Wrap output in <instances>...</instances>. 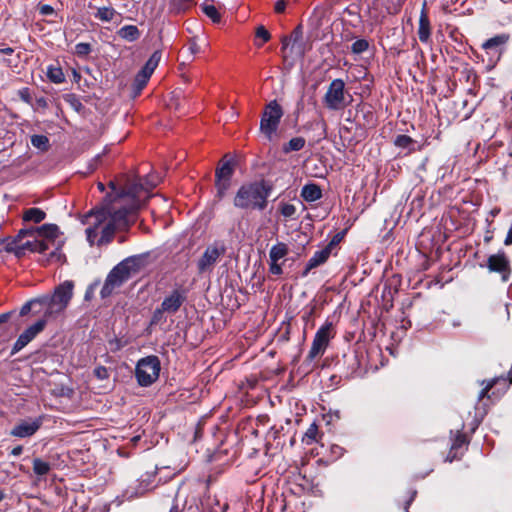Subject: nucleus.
<instances>
[{
    "label": "nucleus",
    "mask_w": 512,
    "mask_h": 512,
    "mask_svg": "<svg viewBox=\"0 0 512 512\" xmlns=\"http://www.w3.org/2000/svg\"><path fill=\"white\" fill-rule=\"evenodd\" d=\"M50 464L40 458L33 460V471L38 476H44L50 471Z\"/></svg>",
    "instance_id": "35"
},
{
    "label": "nucleus",
    "mask_w": 512,
    "mask_h": 512,
    "mask_svg": "<svg viewBox=\"0 0 512 512\" xmlns=\"http://www.w3.org/2000/svg\"><path fill=\"white\" fill-rule=\"evenodd\" d=\"M35 306H39V309L34 311L35 314L41 313L42 311L44 312V308H43L42 302H41V296L27 301L20 308L19 315L20 316L27 315L28 313H30L32 311L33 307H35Z\"/></svg>",
    "instance_id": "27"
},
{
    "label": "nucleus",
    "mask_w": 512,
    "mask_h": 512,
    "mask_svg": "<svg viewBox=\"0 0 512 512\" xmlns=\"http://www.w3.org/2000/svg\"><path fill=\"white\" fill-rule=\"evenodd\" d=\"M301 197L307 202H314L322 197V191L319 185L309 183L302 187Z\"/></svg>",
    "instance_id": "21"
},
{
    "label": "nucleus",
    "mask_w": 512,
    "mask_h": 512,
    "mask_svg": "<svg viewBox=\"0 0 512 512\" xmlns=\"http://www.w3.org/2000/svg\"><path fill=\"white\" fill-rule=\"evenodd\" d=\"M54 12V8L51 5L43 4L39 6V13L43 16L52 15Z\"/></svg>",
    "instance_id": "58"
},
{
    "label": "nucleus",
    "mask_w": 512,
    "mask_h": 512,
    "mask_svg": "<svg viewBox=\"0 0 512 512\" xmlns=\"http://www.w3.org/2000/svg\"><path fill=\"white\" fill-rule=\"evenodd\" d=\"M269 272L273 275H281L283 273L282 267L278 262L270 261Z\"/></svg>",
    "instance_id": "57"
},
{
    "label": "nucleus",
    "mask_w": 512,
    "mask_h": 512,
    "mask_svg": "<svg viewBox=\"0 0 512 512\" xmlns=\"http://www.w3.org/2000/svg\"><path fill=\"white\" fill-rule=\"evenodd\" d=\"M288 254V247L283 242L273 245L269 252V258L272 262H278L281 258Z\"/></svg>",
    "instance_id": "25"
},
{
    "label": "nucleus",
    "mask_w": 512,
    "mask_h": 512,
    "mask_svg": "<svg viewBox=\"0 0 512 512\" xmlns=\"http://www.w3.org/2000/svg\"><path fill=\"white\" fill-rule=\"evenodd\" d=\"M509 40V34L500 33L482 43L481 48L484 50L491 67H494L499 62Z\"/></svg>",
    "instance_id": "9"
},
{
    "label": "nucleus",
    "mask_w": 512,
    "mask_h": 512,
    "mask_svg": "<svg viewBox=\"0 0 512 512\" xmlns=\"http://www.w3.org/2000/svg\"><path fill=\"white\" fill-rule=\"evenodd\" d=\"M166 313L167 312L165 310H162L161 306L157 307L152 314L151 324L157 325V324L166 322V317H165Z\"/></svg>",
    "instance_id": "42"
},
{
    "label": "nucleus",
    "mask_w": 512,
    "mask_h": 512,
    "mask_svg": "<svg viewBox=\"0 0 512 512\" xmlns=\"http://www.w3.org/2000/svg\"><path fill=\"white\" fill-rule=\"evenodd\" d=\"M117 12L112 7L98 8L95 17L104 22H110L114 19Z\"/></svg>",
    "instance_id": "32"
},
{
    "label": "nucleus",
    "mask_w": 512,
    "mask_h": 512,
    "mask_svg": "<svg viewBox=\"0 0 512 512\" xmlns=\"http://www.w3.org/2000/svg\"><path fill=\"white\" fill-rule=\"evenodd\" d=\"M272 189V184L265 180L243 184L238 189L233 204L240 209L262 211L267 207Z\"/></svg>",
    "instance_id": "1"
},
{
    "label": "nucleus",
    "mask_w": 512,
    "mask_h": 512,
    "mask_svg": "<svg viewBox=\"0 0 512 512\" xmlns=\"http://www.w3.org/2000/svg\"><path fill=\"white\" fill-rule=\"evenodd\" d=\"M292 37L294 44L302 38V27L300 25L293 30Z\"/></svg>",
    "instance_id": "63"
},
{
    "label": "nucleus",
    "mask_w": 512,
    "mask_h": 512,
    "mask_svg": "<svg viewBox=\"0 0 512 512\" xmlns=\"http://www.w3.org/2000/svg\"><path fill=\"white\" fill-rule=\"evenodd\" d=\"M40 426L41 420L39 419L31 422L23 421L12 429L11 435L19 438L30 437L38 431Z\"/></svg>",
    "instance_id": "17"
},
{
    "label": "nucleus",
    "mask_w": 512,
    "mask_h": 512,
    "mask_svg": "<svg viewBox=\"0 0 512 512\" xmlns=\"http://www.w3.org/2000/svg\"><path fill=\"white\" fill-rule=\"evenodd\" d=\"M17 94L23 102H25L27 104H31L32 96H31V91L28 87H23V88L19 89Z\"/></svg>",
    "instance_id": "51"
},
{
    "label": "nucleus",
    "mask_w": 512,
    "mask_h": 512,
    "mask_svg": "<svg viewBox=\"0 0 512 512\" xmlns=\"http://www.w3.org/2000/svg\"><path fill=\"white\" fill-rule=\"evenodd\" d=\"M45 318L39 319L34 324L27 327L17 338L11 349V355H15L24 349L37 335H39L46 327Z\"/></svg>",
    "instance_id": "12"
},
{
    "label": "nucleus",
    "mask_w": 512,
    "mask_h": 512,
    "mask_svg": "<svg viewBox=\"0 0 512 512\" xmlns=\"http://www.w3.org/2000/svg\"><path fill=\"white\" fill-rule=\"evenodd\" d=\"M99 283H100L99 281H95L88 286V288L85 292V300L91 299V297L93 296L94 291L98 287Z\"/></svg>",
    "instance_id": "59"
},
{
    "label": "nucleus",
    "mask_w": 512,
    "mask_h": 512,
    "mask_svg": "<svg viewBox=\"0 0 512 512\" xmlns=\"http://www.w3.org/2000/svg\"><path fill=\"white\" fill-rule=\"evenodd\" d=\"M117 33L120 38L129 42L136 41L140 37V31L135 25H125Z\"/></svg>",
    "instance_id": "23"
},
{
    "label": "nucleus",
    "mask_w": 512,
    "mask_h": 512,
    "mask_svg": "<svg viewBox=\"0 0 512 512\" xmlns=\"http://www.w3.org/2000/svg\"><path fill=\"white\" fill-rule=\"evenodd\" d=\"M505 245H511L512 244V224L507 232L506 238L504 240Z\"/></svg>",
    "instance_id": "64"
},
{
    "label": "nucleus",
    "mask_w": 512,
    "mask_h": 512,
    "mask_svg": "<svg viewBox=\"0 0 512 512\" xmlns=\"http://www.w3.org/2000/svg\"><path fill=\"white\" fill-rule=\"evenodd\" d=\"M256 37L260 38L262 42L255 43L256 46L261 47L264 43L268 42L271 38V34L269 31L262 25L258 26L256 29Z\"/></svg>",
    "instance_id": "43"
},
{
    "label": "nucleus",
    "mask_w": 512,
    "mask_h": 512,
    "mask_svg": "<svg viewBox=\"0 0 512 512\" xmlns=\"http://www.w3.org/2000/svg\"><path fill=\"white\" fill-rule=\"evenodd\" d=\"M325 106L329 110L337 111L345 106V83L342 79H334L323 98Z\"/></svg>",
    "instance_id": "10"
},
{
    "label": "nucleus",
    "mask_w": 512,
    "mask_h": 512,
    "mask_svg": "<svg viewBox=\"0 0 512 512\" xmlns=\"http://www.w3.org/2000/svg\"><path fill=\"white\" fill-rule=\"evenodd\" d=\"M108 344L110 346V350L112 352H117L119 350H121L125 345L126 343L125 342H122L119 338L117 337H114L112 339H109L108 340Z\"/></svg>",
    "instance_id": "52"
},
{
    "label": "nucleus",
    "mask_w": 512,
    "mask_h": 512,
    "mask_svg": "<svg viewBox=\"0 0 512 512\" xmlns=\"http://www.w3.org/2000/svg\"><path fill=\"white\" fill-rule=\"evenodd\" d=\"M139 208L138 203H132L130 206L120 207L118 209H112L108 204L101 207H96L88 212L82 220L83 223L86 219L94 217L97 219V224H102L106 219L114 225L118 230L127 229L130 225L128 215Z\"/></svg>",
    "instance_id": "4"
},
{
    "label": "nucleus",
    "mask_w": 512,
    "mask_h": 512,
    "mask_svg": "<svg viewBox=\"0 0 512 512\" xmlns=\"http://www.w3.org/2000/svg\"><path fill=\"white\" fill-rule=\"evenodd\" d=\"M36 232V229L30 228V229H21L15 238L20 242L23 238L27 236H32Z\"/></svg>",
    "instance_id": "55"
},
{
    "label": "nucleus",
    "mask_w": 512,
    "mask_h": 512,
    "mask_svg": "<svg viewBox=\"0 0 512 512\" xmlns=\"http://www.w3.org/2000/svg\"><path fill=\"white\" fill-rule=\"evenodd\" d=\"M66 100L77 111H79L83 107L82 103L79 101V99L76 98V96L74 94L67 95Z\"/></svg>",
    "instance_id": "53"
},
{
    "label": "nucleus",
    "mask_w": 512,
    "mask_h": 512,
    "mask_svg": "<svg viewBox=\"0 0 512 512\" xmlns=\"http://www.w3.org/2000/svg\"><path fill=\"white\" fill-rule=\"evenodd\" d=\"M417 495V491L416 490H410L409 491V497L408 499L405 501V506H404V510L405 512H410L409 511V507L410 505L412 504V502L414 501L415 497Z\"/></svg>",
    "instance_id": "60"
},
{
    "label": "nucleus",
    "mask_w": 512,
    "mask_h": 512,
    "mask_svg": "<svg viewBox=\"0 0 512 512\" xmlns=\"http://www.w3.org/2000/svg\"><path fill=\"white\" fill-rule=\"evenodd\" d=\"M191 2L192 0H170V8L172 11L180 13L185 11Z\"/></svg>",
    "instance_id": "39"
},
{
    "label": "nucleus",
    "mask_w": 512,
    "mask_h": 512,
    "mask_svg": "<svg viewBox=\"0 0 512 512\" xmlns=\"http://www.w3.org/2000/svg\"><path fill=\"white\" fill-rule=\"evenodd\" d=\"M305 143L306 141L303 137H294L283 145L282 151L285 154H289L293 151H300L304 148Z\"/></svg>",
    "instance_id": "26"
},
{
    "label": "nucleus",
    "mask_w": 512,
    "mask_h": 512,
    "mask_svg": "<svg viewBox=\"0 0 512 512\" xmlns=\"http://www.w3.org/2000/svg\"><path fill=\"white\" fill-rule=\"evenodd\" d=\"M74 291V282L65 280L54 288L52 294L41 296L42 306L44 308V317L58 315L68 307Z\"/></svg>",
    "instance_id": "3"
},
{
    "label": "nucleus",
    "mask_w": 512,
    "mask_h": 512,
    "mask_svg": "<svg viewBox=\"0 0 512 512\" xmlns=\"http://www.w3.org/2000/svg\"><path fill=\"white\" fill-rule=\"evenodd\" d=\"M228 509V504L220 505L218 501H216L215 506L209 509V512H226Z\"/></svg>",
    "instance_id": "61"
},
{
    "label": "nucleus",
    "mask_w": 512,
    "mask_h": 512,
    "mask_svg": "<svg viewBox=\"0 0 512 512\" xmlns=\"http://www.w3.org/2000/svg\"><path fill=\"white\" fill-rule=\"evenodd\" d=\"M5 243V251L8 253H14L18 258L22 257L21 249H19V241L17 238H5L2 240Z\"/></svg>",
    "instance_id": "31"
},
{
    "label": "nucleus",
    "mask_w": 512,
    "mask_h": 512,
    "mask_svg": "<svg viewBox=\"0 0 512 512\" xmlns=\"http://www.w3.org/2000/svg\"><path fill=\"white\" fill-rule=\"evenodd\" d=\"M369 42L366 39H357L352 45H351V52L353 54L359 55L363 52L367 51L369 49Z\"/></svg>",
    "instance_id": "38"
},
{
    "label": "nucleus",
    "mask_w": 512,
    "mask_h": 512,
    "mask_svg": "<svg viewBox=\"0 0 512 512\" xmlns=\"http://www.w3.org/2000/svg\"><path fill=\"white\" fill-rule=\"evenodd\" d=\"M342 238H343V233L335 234L333 236V238L331 239V241L329 242V244L326 246V248H328L329 251L332 252V249L340 243Z\"/></svg>",
    "instance_id": "54"
},
{
    "label": "nucleus",
    "mask_w": 512,
    "mask_h": 512,
    "mask_svg": "<svg viewBox=\"0 0 512 512\" xmlns=\"http://www.w3.org/2000/svg\"><path fill=\"white\" fill-rule=\"evenodd\" d=\"M332 323L326 322L316 332L310 351L308 353V360L312 361L317 356L322 355L329 344V340L332 337L331 334Z\"/></svg>",
    "instance_id": "11"
},
{
    "label": "nucleus",
    "mask_w": 512,
    "mask_h": 512,
    "mask_svg": "<svg viewBox=\"0 0 512 512\" xmlns=\"http://www.w3.org/2000/svg\"><path fill=\"white\" fill-rule=\"evenodd\" d=\"M93 374L100 381L107 380L110 377L109 369L102 365L96 366L93 370Z\"/></svg>",
    "instance_id": "45"
},
{
    "label": "nucleus",
    "mask_w": 512,
    "mask_h": 512,
    "mask_svg": "<svg viewBox=\"0 0 512 512\" xmlns=\"http://www.w3.org/2000/svg\"><path fill=\"white\" fill-rule=\"evenodd\" d=\"M187 296L188 289L177 285L163 298L160 306L167 314L173 315L178 312L181 306L186 302Z\"/></svg>",
    "instance_id": "13"
},
{
    "label": "nucleus",
    "mask_w": 512,
    "mask_h": 512,
    "mask_svg": "<svg viewBox=\"0 0 512 512\" xmlns=\"http://www.w3.org/2000/svg\"><path fill=\"white\" fill-rule=\"evenodd\" d=\"M330 254H331V252L326 247H324L321 250L316 251L313 254V256L308 260L306 267H305L304 271L302 272V276L306 277L308 275V273L310 272V270L324 264L328 260Z\"/></svg>",
    "instance_id": "18"
},
{
    "label": "nucleus",
    "mask_w": 512,
    "mask_h": 512,
    "mask_svg": "<svg viewBox=\"0 0 512 512\" xmlns=\"http://www.w3.org/2000/svg\"><path fill=\"white\" fill-rule=\"evenodd\" d=\"M161 363L156 355L139 359L135 367V378L141 387H149L159 378Z\"/></svg>",
    "instance_id": "6"
},
{
    "label": "nucleus",
    "mask_w": 512,
    "mask_h": 512,
    "mask_svg": "<svg viewBox=\"0 0 512 512\" xmlns=\"http://www.w3.org/2000/svg\"><path fill=\"white\" fill-rule=\"evenodd\" d=\"M162 53L160 50H156L153 52V54L150 56V58L146 61L145 65L142 67V69L139 71L140 73L151 77L154 70L157 68L160 60H161Z\"/></svg>",
    "instance_id": "22"
},
{
    "label": "nucleus",
    "mask_w": 512,
    "mask_h": 512,
    "mask_svg": "<svg viewBox=\"0 0 512 512\" xmlns=\"http://www.w3.org/2000/svg\"><path fill=\"white\" fill-rule=\"evenodd\" d=\"M142 180L145 186V192H149L154 189L159 182L158 178H154L152 176H145Z\"/></svg>",
    "instance_id": "50"
},
{
    "label": "nucleus",
    "mask_w": 512,
    "mask_h": 512,
    "mask_svg": "<svg viewBox=\"0 0 512 512\" xmlns=\"http://www.w3.org/2000/svg\"><path fill=\"white\" fill-rule=\"evenodd\" d=\"M50 244H53L52 242H49L48 240H36V243L34 245V252L44 254L49 249Z\"/></svg>",
    "instance_id": "49"
},
{
    "label": "nucleus",
    "mask_w": 512,
    "mask_h": 512,
    "mask_svg": "<svg viewBox=\"0 0 512 512\" xmlns=\"http://www.w3.org/2000/svg\"><path fill=\"white\" fill-rule=\"evenodd\" d=\"M226 252V247L221 242H215L209 245L202 257L197 262V268L199 273H204L206 271H210L213 265L218 261V259L224 255Z\"/></svg>",
    "instance_id": "14"
},
{
    "label": "nucleus",
    "mask_w": 512,
    "mask_h": 512,
    "mask_svg": "<svg viewBox=\"0 0 512 512\" xmlns=\"http://www.w3.org/2000/svg\"><path fill=\"white\" fill-rule=\"evenodd\" d=\"M234 168V159H227V156H225L221 164L216 169L215 187L217 190L216 196L219 200L225 197L231 186V179L234 174Z\"/></svg>",
    "instance_id": "8"
},
{
    "label": "nucleus",
    "mask_w": 512,
    "mask_h": 512,
    "mask_svg": "<svg viewBox=\"0 0 512 512\" xmlns=\"http://www.w3.org/2000/svg\"><path fill=\"white\" fill-rule=\"evenodd\" d=\"M431 36L430 21L424 8L421 11L419 18L418 37L422 43H428Z\"/></svg>",
    "instance_id": "19"
},
{
    "label": "nucleus",
    "mask_w": 512,
    "mask_h": 512,
    "mask_svg": "<svg viewBox=\"0 0 512 512\" xmlns=\"http://www.w3.org/2000/svg\"><path fill=\"white\" fill-rule=\"evenodd\" d=\"M31 144L35 148H37L43 152L47 151L50 146L48 137L45 135H39V134L31 136Z\"/></svg>",
    "instance_id": "36"
},
{
    "label": "nucleus",
    "mask_w": 512,
    "mask_h": 512,
    "mask_svg": "<svg viewBox=\"0 0 512 512\" xmlns=\"http://www.w3.org/2000/svg\"><path fill=\"white\" fill-rule=\"evenodd\" d=\"M500 381H502L506 386L507 379L504 376L495 377L491 381H489V383L480 391L478 400L484 398L487 395L488 391Z\"/></svg>",
    "instance_id": "40"
},
{
    "label": "nucleus",
    "mask_w": 512,
    "mask_h": 512,
    "mask_svg": "<svg viewBox=\"0 0 512 512\" xmlns=\"http://www.w3.org/2000/svg\"><path fill=\"white\" fill-rule=\"evenodd\" d=\"M283 114V108L277 100H272L265 106L259 130L268 141L274 140Z\"/></svg>",
    "instance_id": "5"
},
{
    "label": "nucleus",
    "mask_w": 512,
    "mask_h": 512,
    "mask_svg": "<svg viewBox=\"0 0 512 512\" xmlns=\"http://www.w3.org/2000/svg\"><path fill=\"white\" fill-rule=\"evenodd\" d=\"M280 212L285 218H293L296 213V207L290 203H283Z\"/></svg>",
    "instance_id": "47"
},
{
    "label": "nucleus",
    "mask_w": 512,
    "mask_h": 512,
    "mask_svg": "<svg viewBox=\"0 0 512 512\" xmlns=\"http://www.w3.org/2000/svg\"><path fill=\"white\" fill-rule=\"evenodd\" d=\"M287 3L285 0H278L275 3L274 10L276 13H283L286 9Z\"/></svg>",
    "instance_id": "62"
},
{
    "label": "nucleus",
    "mask_w": 512,
    "mask_h": 512,
    "mask_svg": "<svg viewBox=\"0 0 512 512\" xmlns=\"http://www.w3.org/2000/svg\"><path fill=\"white\" fill-rule=\"evenodd\" d=\"M158 473V468L155 467L153 471L142 474L136 482L129 485L121 495L118 505L123 501H132L137 498L145 496L148 492L152 491L156 485H154L155 478Z\"/></svg>",
    "instance_id": "7"
},
{
    "label": "nucleus",
    "mask_w": 512,
    "mask_h": 512,
    "mask_svg": "<svg viewBox=\"0 0 512 512\" xmlns=\"http://www.w3.org/2000/svg\"><path fill=\"white\" fill-rule=\"evenodd\" d=\"M466 442H467L466 436L463 433H461L460 430H458L454 436L451 450H455V449L462 447Z\"/></svg>",
    "instance_id": "46"
},
{
    "label": "nucleus",
    "mask_w": 512,
    "mask_h": 512,
    "mask_svg": "<svg viewBox=\"0 0 512 512\" xmlns=\"http://www.w3.org/2000/svg\"><path fill=\"white\" fill-rule=\"evenodd\" d=\"M46 75H47V78L55 84H60V83L64 82V80H65L64 73L59 66L49 65L47 67Z\"/></svg>",
    "instance_id": "28"
},
{
    "label": "nucleus",
    "mask_w": 512,
    "mask_h": 512,
    "mask_svg": "<svg viewBox=\"0 0 512 512\" xmlns=\"http://www.w3.org/2000/svg\"><path fill=\"white\" fill-rule=\"evenodd\" d=\"M487 268L490 272L501 273L503 281H507L509 279L511 272L510 261L503 250H500L498 253L488 257Z\"/></svg>",
    "instance_id": "15"
},
{
    "label": "nucleus",
    "mask_w": 512,
    "mask_h": 512,
    "mask_svg": "<svg viewBox=\"0 0 512 512\" xmlns=\"http://www.w3.org/2000/svg\"><path fill=\"white\" fill-rule=\"evenodd\" d=\"M35 243H36V240L26 241V242L20 244L19 245V249H21L22 256H24L26 250L34 252V245H35Z\"/></svg>",
    "instance_id": "56"
},
{
    "label": "nucleus",
    "mask_w": 512,
    "mask_h": 512,
    "mask_svg": "<svg viewBox=\"0 0 512 512\" xmlns=\"http://www.w3.org/2000/svg\"><path fill=\"white\" fill-rule=\"evenodd\" d=\"M92 51V46L89 43L80 42L75 45V54L78 57H85Z\"/></svg>",
    "instance_id": "44"
},
{
    "label": "nucleus",
    "mask_w": 512,
    "mask_h": 512,
    "mask_svg": "<svg viewBox=\"0 0 512 512\" xmlns=\"http://www.w3.org/2000/svg\"><path fill=\"white\" fill-rule=\"evenodd\" d=\"M144 258L141 255H134L125 258L119 262L108 273L105 282L101 288V298L109 297L115 288H119L133 275L138 273L143 266Z\"/></svg>",
    "instance_id": "2"
},
{
    "label": "nucleus",
    "mask_w": 512,
    "mask_h": 512,
    "mask_svg": "<svg viewBox=\"0 0 512 512\" xmlns=\"http://www.w3.org/2000/svg\"><path fill=\"white\" fill-rule=\"evenodd\" d=\"M116 230L118 229L108 221V223L102 229L101 237L98 240V244L101 245L104 243H109L112 240Z\"/></svg>",
    "instance_id": "34"
},
{
    "label": "nucleus",
    "mask_w": 512,
    "mask_h": 512,
    "mask_svg": "<svg viewBox=\"0 0 512 512\" xmlns=\"http://www.w3.org/2000/svg\"><path fill=\"white\" fill-rule=\"evenodd\" d=\"M203 13L210 18L214 23H219L221 21V15L218 12L217 8L208 3H203L201 5Z\"/></svg>",
    "instance_id": "33"
},
{
    "label": "nucleus",
    "mask_w": 512,
    "mask_h": 512,
    "mask_svg": "<svg viewBox=\"0 0 512 512\" xmlns=\"http://www.w3.org/2000/svg\"><path fill=\"white\" fill-rule=\"evenodd\" d=\"M46 217V214L43 210L39 208H30L25 211L23 215L24 221H30L33 223H40L43 221Z\"/></svg>",
    "instance_id": "29"
},
{
    "label": "nucleus",
    "mask_w": 512,
    "mask_h": 512,
    "mask_svg": "<svg viewBox=\"0 0 512 512\" xmlns=\"http://www.w3.org/2000/svg\"><path fill=\"white\" fill-rule=\"evenodd\" d=\"M35 233L44 237L45 240L54 243V239L57 237L58 227L54 224H44L37 228Z\"/></svg>",
    "instance_id": "24"
},
{
    "label": "nucleus",
    "mask_w": 512,
    "mask_h": 512,
    "mask_svg": "<svg viewBox=\"0 0 512 512\" xmlns=\"http://www.w3.org/2000/svg\"><path fill=\"white\" fill-rule=\"evenodd\" d=\"M393 143L397 148L406 150L408 153H412L420 149V146H417L416 140L404 134L397 135Z\"/></svg>",
    "instance_id": "20"
},
{
    "label": "nucleus",
    "mask_w": 512,
    "mask_h": 512,
    "mask_svg": "<svg viewBox=\"0 0 512 512\" xmlns=\"http://www.w3.org/2000/svg\"><path fill=\"white\" fill-rule=\"evenodd\" d=\"M318 426L316 423H312L303 436V442L306 444H312L317 441Z\"/></svg>",
    "instance_id": "37"
},
{
    "label": "nucleus",
    "mask_w": 512,
    "mask_h": 512,
    "mask_svg": "<svg viewBox=\"0 0 512 512\" xmlns=\"http://www.w3.org/2000/svg\"><path fill=\"white\" fill-rule=\"evenodd\" d=\"M14 314V311H9L6 313L0 314V337L8 331V328L6 326V323L11 318V316Z\"/></svg>",
    "instance_id": "48"
},
{
    "label": "nucleus",
    "mask_w": 512,
    "mask_h": 512,
    "mask_svg": "<svg viewBox=\"0 0 512 512\" xmlns=\"http://www.w3.org/2000/svg\"><path fill=\"white\" fill-rule=\"evenodd\" d=\"M100 224H97V219L95 218V222L93 226L88 227L85 230L87 241L89 242L90 246L94 245L97 235H98V226Z\"/></svg>",
    "instance_id": "41"
},
{
    "label": "nucleus",
    "mask_w": 512,
    "mask_h": 512,
    "mask_svg": "<svg viewBox=\"0 0 512 512\" xmlns=\"http://www.w3.org/2000/svg\"><path fill=\"white\" fill-rule=\"evenodd\" d=\"M150 77L138 72L135 76L132 90H133V96H138L143 88L146 86L147 82L149 81Z\"/></svg>",
    "instance_id": "30"
},
{
    "label": "nucleus",
    "mask_w": 512,
    "mask_h": 512,
    "mask_svg": "<svg viewBox=\"0 0 512 512\" xmlns=\"http://www.w3.org/2000/svg\"><path fill=\"white\" fill-rule=\"evenodd\" d=\"M142 192H145V186L140 177L130 181L127 187L116 195V198L130 197L132 198V203H138L140 205L139 197Z\"/></svg>",
    "instance_id": "16"
}]
</instances>
